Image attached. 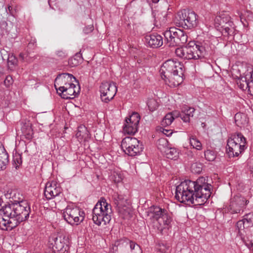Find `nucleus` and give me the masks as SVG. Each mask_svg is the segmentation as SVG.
<instances>
[{
    "instance_id": "15",
    "label": "nucleus",
    "mask_w": 253,
    "mask_h": 253,
    "mask_svg": "<svg viewBox=\"0 0 253 253\" xmlns=\"http://www.w3.org/2000/svg\"><path fill=\"white\" fill-rule=\"evenodd\" d=\"M139 121L140 117L136 113H133L126 118L123 128L124 132L128 134H134L137 131Z\"/></svg>"
},
{
    "instance_id": "40",
    "label": "nucleus",
    "mask_w": 253,
    "mask_h": 253,
    "mask_svg": "<svg viewBox=\"0 0 253 253\" xmlns=\"http://www.w3.org/2000/svg\"><path fill=\"white\" fill-rule=\"evenodd\" d=\"M191 170L193 172L199 173L202 170V165L200 164L194 163L191 165Z\"/></svg>"
},
{
    "instance_id": "5",
    "label": "nucleus",
    "mask_w": 253,
    "mask_h": 253,
    "mask_svg": "<svg viewBox=\"0 0 253 253\" xmlns=\"http://www.w3.org/2000/svg\"><path fill=\"white\" fill-rule=\"evenodd\" d=\"M112 211L111 206L104 198H101L95 205L92 211L93 222L98 226L106 225L111 219Z\"/></svg>"
},
{
    "instance_id": "25",
    "label": "nucleus",
    "mask_w": 253,
    "mask_h": 253,
    "mask_svg": "<svg viewBox=\"0 0 253 253\" xmlns=\"http://www.w3.org/2000/svg\"><path fill=\"white\" fill-rule=\"evenodd\" d=\"M6 197L10 199L11 204L25 202L23 197L18 191L15 190L8 191L5 195Z\"/></svg>"
},
{
    "instance_id": "39",
    "label": "nucleus",
    "mask_w": 253,
    "mask_h": 253,
    "mask_svg": "<svg viewBox=\"0 0 253 253\" xmlns=\"http://www.w3.org/2000/svg\"><path fill=\"white\" fill-rule=\"evenodd\" d=\"M169 246L166 243L162 242L159 244L158 249L160 252L165 253L169 249Z\"/></svg>"
},
{
    "instance_id": "13",
    "label": "nucleus",
    "mask_w": 253,
    "mask_h": 253,
    "mask_svg": "<svg viewBox=\"0 0 253 253\" xmlns=\"http://www.w3.org/2000/svg\"><path fill=\"white\" fill-rule=\"evenodd\" d=\"M49 243L52 246V249L55 253H67L69 250V241L65 236L56 237L52 236L49 238Z\"/></svg>"
},
{
    "instance_id": "22",
    "label": "nucleus",
    "mask_w": 253,
    "mask_h": 253,
    "mask_svg": "<svg viewBox=\"0 0 253 253\" xmlns=\"http://www.w3.org/2000/svg\"><path fill=\"white\" fill-rule=\"evenodd\" d=\"M253 213H250L244 216L242 219L239 220L236 223V228H253Z\"/></svg>"
},
{
    "instance_id": "2",
    "label": "nucleus",
    "mask_w": 253,
    "mask_h": 253,
    "mask_svg": "<svg viewBox=\"0 0 253 253\" xmlns=\"http://www.w3.org/2000/svg\"><path fill=\"white\" fill-rule=\"evenodd\" d=\"M183 65L174 60H168L165 62L160 70L162 79L170 87H175L182 83Z\"/></svg>"
},
{
    "instance_id": "6",
    "label": "nucleus",
    "mask_w": 253,
    "mask_h": 253,
    "mask_svg": "<svg viewBox=\"0 0 253 253\" xmlns=\"http://www.w3.org/2000/svg\"><path fill=\"white\" fill-rule=\"evenodd\" d=\"M175 53L177 56L184 59L197 60L204 57L206 50L201 43L190 42L185 47L177 48Z\"/></svg>"
},
{
    "instance_id": "7",
    "label": "nucleus",
    "mask_w": 253,
    "mask_h": 253,
    "mask_svg": "<svg viewBox=\"0 0 253 253\" xmlns=\"http://www.w3.org/2000/svg\"><path fill=\"white\" fill-rule=\"evenodd\" d=\"M197 15L194 11L183 9L177 12L174 21L177 26L185 29H191L197 26Z\"/></svg>"
},
{
    "instance_id": "19",
    "label": "nucleus",
    "mask_w": 253,
    "mask_h": 253,
    "mask_svg": "<svg viewBox=\"0 0 253 253\" xmlns=\"http://www.w3.org/2000/svg\"><path fill=\"white\" fill-rule=\"evenodd\" d=\"M2 210L3 207L0 209V229L10 231L17 226V224L13 222L9 215L1 212Z\"/></svg>"
},
{
    "instance_id": "49",
    "label": "nucleus",
    "mask_w": 253,
    "mask_h": 253,
    "mask_svg": "<svg viewBox=\"0 0 253 253\" xmlns=\"http://www.w3.org/2000/svg\"><path fill=\"white\" fill-rule=\"evenodd\" d=\"M36 40L32 39L31 41L29 42L28 47L29 48H34L35 47H36Z\"/></svg>"
},
{
    "instance_id": "23",
    "label": "nucleus",
    "mask_w": 253,
    "mask_h": 253,
    "mask_svg": "<svg viewBox=\"0 0 253 253\" xmlns=\"http://www.w3.org/2000/svg\"><path fill=\"white\" fill-rule=\"evenodd\" d=\"M158 224L159 225H155L158 230L162 232L165 228H169L171 225L172 219L171 216L168 213L167 211L163 214Z\"/></svg>"
},
{
    "instance_id": "11",
    "label": "nucleus",
    "mask_w": 253,
    "mask_h": 253,
    "mask_svg": "<svg viewBox=\"0 0 253 253\" xmlns=\"http://www.w3.org/2000/svg\"><path fill=\"white\" fill-rule=\"evenodd\" d=\"M121 147L126 154L135 156L140 154L143 147L140 141L135 137H126L121 143Z\"/></svg>"
},
{
    "instance_id": "34",
    "label": "nucleus",
    "mask_w": 253,
    "mask_h": 253,
    "mask_svg": "<svg viewBox=\"0 0 253 253\" xmlns=\"http://www.w3.org/2000/svg\"><path fill=\"white\" fill-rule=\"evenodd\" d=\"M190 143L193 148L198 150H200L202 148V145L201 142L196 138V137L192 136L189 138Z\"/></svg>"
},
{
    "instance_id": "35",
    "label": "nucleus",
    "mask_w": 253,
    "mask_h": 253,
    "mask_svg": "<svg viewBox=\"0 0 253 253\" xmlns=\"http://www.w3.org/2000/svg\"><path fill=\"white\" fill-rule=\"evenodd\" d=\"M205 157L208 161H213L216 158V154L213 150H207L205 152Z\"/></svg>"
},
{
    "instance_id": "10",
    "label": "nucleus",
    "mask_w": 253,
    "mask_h": 253,
    "mask_svg": "<svg viewBox=\"0 0 253 253\" xmlns=\"http://www.w3.org/2000/svg\"><path fill=\"white\" fill-rule=\"evenodd\" d=\"M63 216L67 222L71 225H78L84 218L85 213L79 207L70 205L63 210Z\"/></svg>"
},
{
    "instance_id": "38",
    "label": "nucleus",
    "mask_w": 253,
    "mask_h": 253,
    "mask_svg": "<svg viewBox=\"0 0 253 253\" xmlns=\"http://www.w3.org/2000/svg\"><path fill=\"white\" fill-rule=\"evenodd\" d=\"M30 54V53L29 52H26L25 53H21L19 54V57L23 61L30 62L32 61V58Z\"/></svg>"
},
{
    "instance_id": "31",
    "label": "nucleus",
    "mask_w": 253,
    "mask_h": 253,
    "mask_svg": "<svg viewBox=\"0 0 253 253\" xmlns=\"http://www.w3.org/2000/svg\"><path fill=\"white\" fill-rule=\"evenodd\" d=\"M234 118L235 123L239 126L242 127L248 124L247 116L244 114L237 113Z\"/></svg>"
},
{
    "instance_id": "4",
    "label": "nucleus",
    "mask_w": 253,
    "mask_h": 253,
    "mask_svg": "<svg viewBox=\"0 0 253 253\" xmlns=\"http://www.w3.org/2000/svg\"><path fill=\"white\" fill-rule=\"evenodd\" d=\"M5 214L9 215L17 226L21 222L27 220L31 212L29 204L26 201L14 204H9L3 206V210Z\"/></svg>"
},
{
    "instance_id": "43",
    "label": "nucleus",
    "mask_w": 253,
    "mask_h": 253,
    "mask_svg": "<svg viewBox=\"0 0 253 253\" xmlns=\"http://www.w3.org/2000/svg\"><path fill=\"white\" fill-rule=\"evenodd\" d=\"M248 74V78H249L250 81V90L252 92V95L253 96V69L250 72H247Z\"/></svg>"
},
{
    "instance_id": "21",
    "label": "nucleus",
    "mask_w": 253,
    "mask_h": 253,
    "mask_svg": "<svg viewBox=\"0 0 253 253\" xmlns=\"http://www.w3.org/2000/svg\"><path fill=\"white\" fill-rule=\"evenodd\" d=\"M145 42L148 46L151 48H158L163 44L162 37L158 34L147 35L145 37Z\"/></svg>"
},
{
    "instance_id": "26",
    "label": "nucleus",
    "mask_w": 253,
    "mask_h": 253,
    "mask_svg": "<svg viewBox=\"0 0 253 253\" xmlns=\"http://www.w3.org/2000/svg\"><path fill=\"white\" fill-rule=\"evenodd\" d=\"M9 156L3 146L0 144V171L5 169L9 162Z\"/></svg>"
},
{
    "instance_id": "50",
    "label": "nucleus",
    "mask_w": 253,
    "mask_h": 253,
    "mask_svg": "<svg viewBox=\"0 0 253 253\" xmlns=\"http://www.w3.org/2000/svg\"><path fill=\"white\" fill-rule=\"evenodd\" d=\"M93 30V27L92 26H89L88 28H86L84 30V31L85 33L87 34L91 32Z\"/></svg>"
},
{
    "instance_id": "36",
    "label": "nucleus",
    "mask_w": 253,
    "mask_h": 253,
    "mask_svg": "<svg viewBox=\"0 0 253 253\" xmlns=\"http://www.w3.org/2000/svg\"><path fill=\"white\" fill-rule=\"evenodd\" d=\"M13 162L14 167L17 169L22 162L21 155L19 154H15L13 157Z\"/></svg>"
},
{
    "instance_id": "9",
    "label": "nucleus",
    "mask_w": 253,
    "mask_h": 253,
    "mask_svg": "<svg viewBox=\"0 0 253 253\" xmlns=\"http://www.w3.org/2000/svg\"><path fill=\"white\" fill-rule=\"evenodd\" d=\"M163 34L169 46L180 45L187 42L188 37L184 31L175 27L169 28Z\"/></svg>"
},
{
    "instance_id": "53",
    "label": "nucleus",
    "mask_w": 253,
    "mask_h": 253,
    "mask_svg": "<svg viewBox=\"0 0 253 253\" xmlns=\"http://www.w3.org/2000/svg\"><path fill=\"white\" fill-rule=\"evenodd\" d=\"M76 135H77V136L78 137H79L80 136H81L83 137V136L81 134V131H78V132L76 134Z\"/></svg>"
},
{
    "instance_id": "33",
    "label": "nucleus",
    "mask_w": 253,
    "mask_h": 253,
    "mask_svg": "<svg viewBox=\"0 0 253 253\" xmlns=\"http://www.w3.org/2000/svg\"><path fill=\"white\" fill-rule=\"evenodd\" d=\"M158 148L163 153L164 151L169 147V142L166 138H161L157 142Z\"/></svg>"
},
{
    "instance_id": "47",
    "label": "nucleus",
    "mask_w": 253,
    "mask_h": 253,
    "mask_svg": "<svg viewBox=\"0 0 253 253\" xmlns=\"http://www.w3.org/2000/svg\"><path fill=\"white\" fill-rule=\"evenodd\" d=\"M161 131L167 136H169L172 133L171 129H168L164 128H161Z\"/></svg>"
},
{
    "instance_id": "56",
    "label": "nucleus",
    "mask_w": 253,
    "mask_h": 253,
    "mask_svg": "<svg viewBox=\"0 0 253 253\" xmlns=\"http://www.w3.org/2000/svg\"><path fill=\"white\" fill-rule=\"evenodd\" d=\"M27 137L28 138H32V135H30V134H28V136Z\"/></svg>"
},
{
    "instance_id": "45",
    "label": "nucleus",
    "mask_w": 253,
    "mask_h": 253,
    "mask_svg": "<svg viewBox=\"0 0 253 253\" xmlns=\"http://www.w3.org/2000/svg\"><path fill=\"white\" fill-rule=\"evenodd\" d=\"M56 55L60 59H62L67 56V53L65 51L60 50L56 51Z\"/></svg>"
},
{
    "instance_id": "52",
    "label": "nucleus",
    "mask_w": 253,
    "mask_h": 253,
    "mask_svg": "<svg viewBox=\"0 0 253 253\" xmlns=\"http://www.w3.org/2000/svg\"><path fill=\"white\" fill-rule=\"evenodd\" d=\"M187 153H188V156H189V157L190 158H194V154L192 151H188Z\"/></svg>"
},
{
    "instance_id": "44",
    "label": "nucleus",
    "mask_w": 253,
    "mask_h": 253,
    "mask_svg": "<svg viewBox=\"0 0 253 253\" xmlns=\"http://www.w3.org/2000/svg\"><path fill=\"white\" fill-rule=\"evenodd\" d=\"M13 81L11 76H7L4 81V84L7 87H8L13 84Z\"/></svg>"
},
{
    "instance_id": "3",
    "label": "nucleus",
    "mask_w": 253,
    "mask_h": 253,
    "mask_svg": "<svg viewBox=\"0 0 253 253\" xmlns=\"http://www.w3.org/2000/svg\"><path fill=\"white\" fill-rule=\"evenodd\" d=\"M73 81H76V78L69 73L60 74L56 78L55 88L63 98H73L80 92L79 84L76 86L72 83Z\"/></svg>"
},
{
    "instance_id": "20",
    "label": "nucleus",
    "mask_w": 253,
    "mask_h": 253,
    "mask_svg": "<svg viewBox=\"0 0 253 253\" xmlns=\"http://www.w3.org/2000/svg\"><path fill=\"white\" fill-rule=\"evenodd\" d=\"M244 206V198L239 196H236L230 200L229 211L231 213H239L241 211H243V208Z\"/></svg>"
},
{
    "instance_id": "54",
    "label": "nucleus",
    "mask_w": 253,
    "mask_h": 253,
    "mask_svg": "<svg viewBox=\"0 0 253 253\" xmlns=\"http://www.w3.org/2000/svg\"><path fill=\"white\" fill-rule=\"evenodd\" d=\"M152 1H153V2L154 3H157L158 2H159V0H152Z\"/></svg>"
},
{
    "instance_id": "55",
    "label": "nucleus",
    "mask_w": 253,
    "mask_h": 253,
    "mask_svg": "<svg viewBox=\"0 0 253 253\" xmlns=\"http://www.w3.org/2000/svg\"><path fill=\"white\" fill-rule=\"evenodd\" d=\"M237 13L238 15H239L240 17H241V14H240V12L239 11L237 10ZM241 18V17H240Z\"/></svg>"
},
{
    "instance_id": "29",
    "label": "nucleus",
    "mask_w": 253,
    "mask_h": 253,
    "mask_svg": "<svg viewBox=\"0 0 253 253\" xmlns=\"http://www.w3.org/2000/svg\"><path fill=\"white\" fill-rule=\"evenodd\" d=\"M118 242L129 245L131 252H133L134 253H142L140 246L133 241L127 239H124L120 240Z\"/></svg>"
},
{
    "instance_id": "32",
    "label": "nucleus",
    "mask_w": 253,
    "mask_h": 253,
    "mask_svg": "<svg viewBox=\"0 0 253 253\" xmlns=\"http://www.w3.org/2000/svg\"><path fill=\"white\" fill-rule=\"evenodd\" d=\"M112 199L117 206L121 207L125 205V200L123 195L119 194L117 192H114L112 195Z\"/></svg>"
},
{
    "instance_id": "27",
    "label": "nucleus",
    "mask_w": 253,
    "mask_h": 253,
    "mask_svg": "<svg viewBox=\"0 0 253 253\" xmlns=\"http://www.w3.org/2000/svg\"><path fill=\"white\" fill-rule=\"evenodd\" d=\"M195 112L194 108L185 106L182 109L179 116L183 122L185 123L189 122L190 118L192 117Z\"/></svg>"
},
{
    "instance_id": "51",
    "label": "nucleus",
    "mask_w": 253,
    "mask_h": 253,
    "mask_svg": "<svg viewBox=\"0 0 253 253\" xmlns=\"http://www.w3.org/2000/svg\"><path fill=\"white\" fill-rule=\"evenodd\" d=\"M250 169L251 173L253 174V159L250 161Z\"/></svg>"
},
{
    "instance_id": "12",
    "label": "nucleus",
    "mask_w": 253,
    "mask_h": 253,
    "mask_svg": "<svg viewBox=\"0 0 253 253\" xmlns=\"http://www.w3.org/2000/svg\"><path fill=\"white\" fill-rule=\"evenodd\" d=\"M117 91V87L114 82H103L100 86L101 98L105 103L113 99Z\"/></svg>"
},
{
    "instance_id": "30",
    "label": "nucleus",
    "mask_w": 253,
    "mask_h": 253,
    "mask_svg": "<svg viewBox=\"0 0 253 253\" xmlns=\"http://www.w3.org/2000/svg\"><path fill=\"white\" fill-rule=\"evenodd\" d=\"M168 159L176 160L179 156V152L175 148L168 147L163 153Z\"/></svg>"
},
{
    "instance_id": "28",
    "label": "nucleus",
    "mask_w": 253,
    "mask_h": 253,
    "mask_svg": "<svg viewBox=\"0 0 253 253\" xmlns=\"http://www.w3.org/2000/svg\"><path fill=\"white\" fill-rule=\"evenodd\" d=\"M179 112L175 111L170 112L166 115L161 122L163 127H166L171 124L175 118L179 117Z\"/></svg>"
},
{
    "instance_id": "16",
    "label": "nucleus",
    "mask_w": 253,
    "mask_h": 253,
    "mask_svg": "<svg viewBox=\"0 0 253 253\" xmlns=\"http://www.w3.org/2000/svg\"><path fill=\"white\" fill-rule=\"evenodd\" d=\"M61 192V188L56 181H48L46 183L44 194L47 200L58 196Z\"/></svg>"
},
{
    "instance_id": "48",
    "label": "nucleus",
    "mask_w": 253,
    "mask_h": 253,
    "mask_svg": "<svg viewBox=\"0 0 253 253\" xmlns=\"http://www.w3.org/2000/svg\"><path fill=\"white\" fill-rule=\"evenodd\" d=\"M222 25H224L223 23H222V20H219V22H216L214 20V26L218 30H219L221 32L222 31Z\"/></svg>"
},
{
    "instance_id": "46",
    "label": "nucleus",
    "mask_w": 253,
    "mask_h": 253,
    "mask_svg": "<svg viewBox=\"0 0 253 253\" xmlns=\"http://www.w3.org/2000/svg\"><path fill=\"white\" fill-rule=\"evenodd\" d=\"M69 64L72 67H75L79 65V62L75 58H71L69 60Z\"/></svg>"
},
{
    "instance_id": "41",
    "label": "nucleus",
    "mask_w": 253,
    "mask_h": 253,
    "mask_svg": "<svg viewBox=\"0 0 253 253\" xmlns=\"http://www.w3.org/2000/svg\"><path fill=\"white\" fill-rule=\"evenodd\" d=\"M112 179L115 183H119L123 180V176L120 173L114 172L112 176Z\"/></svg>"
},
{
    "instance_id": "14",
    "label": "nucleus",
    "mask_w": 253,
    "mask_h": 253,
    "mask_svg": "<svg viewBox=\"0 0 253 253\" xmlns=\"http://www.w3.org/2000/svg\"><path fill=\"white\" fill-rule=\"evenodd\" d=\"M216 22L219 20H222L224 25H222V34L224 36L232 35L235 31V27L233 22L231 20L230 16L226 13H221L215 18Z\"/></svg>"
},
{
    "instance_id": "1",
    "label": "nucleus",
    "mask_w": 253,
    "mask_h": 253,
    "mask_svg": "<svg viewBox=\"0 0 253 253\" xmlns=\"http://www.w3.org/2000/svg\"><path fill=\"white\" fill-rule=\"evenodd\" d=\"M211 189L204 177L196 181L185 180L176 187L175 197L181 203L203 205L211 196Z\"/></svg>"
},
{
    "instance_id": "8",
    "label": "nucleus",
    "mask_w": 253,
    "mask_h": 253,
    "mask_svg": "<svg viewBox=\"0 0 253 253\" xmlns=\"http://www.w3.org/2000/svg\"><path fill=\"white\" fill-rule=\"evenodd\" d=\"M246 139L241 133L232 135L228 139L226 151L230 157L238 156L246 148Z\"/></svg>"
},
{
    "instance_id": "37",
    "label": "nucleus",
    "mask_w": 253,
    "mask_h": 253,
    "mask_svg": "<svg viewBox=\"0 0 253 253\" xmlns=\"http://www.w3.org/2000/svg\"><path fill=\"white\" fill-rule=\"evenodd\" d=\"M147 105L149 110L152 112L155 111L158 107V103L153 99H150L148 101Z\"/></svg>"
},
{
    "instance_id": "18",
    "label": "nucleus",
    "mask_w": 253,
    "mask_h": 253,
    "mask_svg": "<svg viewBox=\"0 0 253 253\" xmlns=\"http://www.w3.org/2000/svg\"><path fill=\"white\" fill-rule=\"evenodd\" d=\"M166 210L158 206L151 207L147 211V215L151 222L155 226L161 220V217Z\"/></svg>"
},
{
    "instance_id": "42",
    "label": "nucleus",
    "mask_w": 253,
    "mask_h": 253,
    "mask_svg": "<svg viewBox=\"0 0 253 253\" xmlns=\"http://www.w3.org/2000/svg\"><path fill=\"white\" fill-rule=\"evenodd\" d=\"M17 60L16 57L13 54H9L7 58V63L8 66L10 65H15L17 64Z\"/></svg>"
},
{
    "instance_id": "24",
    "label": "nucleus",
    "mask_w": 253,
    "mask_h": 253,
    "mask_svg": "<svg viewBox=\"0 0 253 253\" xmlns=\"http://www.w3.org/2000/svg\"><path fill=\"white\" fill-rule=\"evenodd\" d=\"M237 84L239 88L242 90H246L248 89L249 93L252 95V92L250 90V81L248 78V74L246 72L244 76L240 77L237 81Z\"/></svg>"
},
{
    "instance_id": "17",
    "label": "nucleus",
    "mask_w": 253,
    "mask_h": 253,
    "mask_svg": "<svg viewBox=\"0 0 253 253\" xmlns=\"http://www.w3.org/2000/svg\"><path fill=\"white\" fill-rule=\"evenodd\" d=\"M238 236L250 249L253 247V228H236Z\"/></svg>"
}]
</instances>
